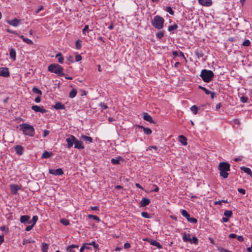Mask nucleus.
<instances>
[{"instance_id": "20e7f679", "label": "nucleus", "mask_w": 252, "mask_h": 252, "mask_svg": "<svg viewBox=\"0 0 252 252\" xmlns=\"http://www.w3.org/2000/svg\"><path fill=\"white\" fill-rule=\"evenodd\" d=\"M164 22V19L158 15L155 16L151 22L152 26L158 30H160L163 28Z\"/></svg>"}, {"instance_id": "e2e57ef3", "label": "nucleus", "mask_w": 252, "mask_h": 252, "mask_svg": "<svg viewBox=\"0 0 252 252\" xmlns=\"http://www.w3.org/2000/svg\"><path fill=\"white\" fill-rule=\"evenodd\" d=\"M49 130H44L43 131V137H45L46 136H47L49 134Z\"/></svg>"}, {"instance_id": "a211bd4d", "label": "nucleus", "mask_w": 252, "mask_h": 252, "mask_svg": "<svg viewBox=\"0 0 252 252\" xmlns=\"http://www.w3.org/2000/svg\"><path fill=\"white\" fill-rule=\"evenodd\" d=\"M198 2L204 6H209L212 3V0H198Z\"/></svg>"}, {"instance_id": "13d9d810", "label": "nucleus", "mask_w": 252, "mask_h": 252, "mask_svg": "<svg viewBox=\"0 0 252 252\" xmlns=\"http://www.w3.org/2000/svg\"><path fill=\"white\" fill-rule=\"evenodd\" d=\"M33 226H34V225H33L32 224L28 225V226L26 227L25 230L27 231H29L32 229V228H33Z\"/></svg>"}, {"instance_id": "c756f323", "label": "nucleus", "mask_w": 252, "mask_h": 252, "mask_svg": "<svg viewBox=\"0 0 252 252\" xmlns=\"http://www.w3.org/2000/svg\"><path fill=\"white\" fill-rule=\"evenodd\" d=\"M195 54L197 56L198 59L202 58L204 56V54L201 50H196L195 51Z\"/></svg>"}, {"instance_id": "4468645a", "label": "nucleus", "mask_w": 252, "mask_h": 252, "mask_svg": "<svg viewBox=\"0 0 252 252\" xmlns=\"http://www.w3.org/2000/svg\"><path fill=\"white\" fill-rule=\"evenodd\" d=\"M124 159L121 157H118L115 158H112L111 162L113 165H118L120 164L121 161H124Z\"/></svg>"}, {"instance_id": "5701e85b", "label": "nucleus", "mask_w": 252, "mask_h": 252, "mask_svg": "<svg viewBox=\"0 0 252 252\" xmlns=\"http://www.w3.org/2000/svg\"><path fill=\"white\" fill-rule=\"evenodd\" d=\"M240 169L241 170L246 173L248 175H249L252 177V172L250 168L245 166H242L240 167Z\"/></svg>"}, {"instance_id": "338daca9", "label": "nucleus", "mask_w": 252, "mask_h": 252, "mask_svg": "<svg viewBox=\"0 0 252 252\" xmlns=\"http://www.w3.org/2000/svg\"><path fill=\"white\" fill-rule=\"evenodd\" d=\"M172 54L175 57H176L179 56V52H177V51H174L172 52Z\"/></svg>"}, {"instance_id": "bb28decb", "label": "nucleus", "mask_w": 252, "mask_h": 252, "mask_svg": "<svg viewBox=\"0 0 252 252\" xmlns=\"http://www.w3.org/2000/svg\"><path fill=\"white\" fill-rule=\"evenodd\" d=\"M179 141L183 145H187V139L185 136L183 135H180L179 136Z\"/></svg>"}, {"instance_id": "ea45409f", "label": "nucleus", "mask_w": 252, "mask_h": 252, "mask_svg": "<svg viewBox=\"0 0 252 252\" xmlns=\"http://www.w3.org/2000/svg\"><path fill=\"white\" fill-rule=\"evenodd\" d=\"M141 216L145 218L150 219L151 218V216L146 212H142L141 213Z\"/></svg>"}, {"instance_id": "2eb2a0df", "label": "nucleus", "mask_w": 252, "mask_h": 252, "mask_svg": "<svg viewBox=\"0 0 252 252\" xmlns=\"http://www.w3.org/2000/svg\"><path fill=\"white\" fill-rule=\"evenodd\" d=\"M30 219V217L28 215H23L21 216L20 217V221L22 223H31V221L29 220V219Z\"/></svg>"}, {"instance_id": "1a4fd4ad", "label": "nucleus", "mask_w": 252, "mask_h": 252, "mask_svg": "<svg viewBox=\"0 0 252 252\" xmlns=\"http://www.w3.org/2000/svg\"><path fill=\"white\" fill-rule=\"evenodd\" d=\"M32 109L35 112H41V113H45L47 112V110L45 109L43 106L40 107L38 105H32Z\"/></svg>"}, {"instance_id": "393cba45", "label": "nucleus", "mask_w": 252, "mask_h": 252, "mask_svg": "<svg viewBox=\"0 0 252 252\" xmlns=\"http://www.w3.org/2000/svg\"><path fill=\"white\" fill-rule=\"evenodd\" d=\"M52 155L53 153L52 152H49L46 151H45L43 153L41 158H50Z\"/></svg>"}, {"instance_id": "7c9ffc66", "label": "nucleus", "mask_w": 252, "mask_h": 252, "mask_svg": "<svg viewBox=\"0 0 252 252\" xmlns=\"http://www.w3.org/2000/svg\"><path fill=\"white\" fill-rule=\"evenodd\" d=\"M77 94V91L75 89H73L69 94V96L70 98H74Z\"/></svg>"}, {"instance_id": "c9c22d12", "label": "nucleus", "mask_w": 252, "mask_h": 252, "mask_svg": "<svg viewBox=\"0 0 252 252\" xmlns=\"http://www.w3.org/2000/svg\"><path fill=\"white\" fill-rule=\"evenodd\" d=\"M60 222L64 225L67 226L70 224L68 220L66 219H62L60 220Z\"/></svg>"}, {"instance_id": "58836bf2", "label": "nucleus", "mask_w": 252, "mask_h": 252, "mask_svg": "<svg viewBox=\"0 0 252 252\" xmlns=\"http://www.w3.org/2000/svg\"><path fill=\"white\" fill-rule=\"evenodd\" d=\"M191 240H190L189 242H190L191 244H193L195 245H197L198 244V240L197 237H193L192 239H190Z\"/></svg>"}, {"instance_id": "37998d69", "label": "nucleus", "mask_w": 252, "mask_h": 252, "mask_svg": "<svg viewBox=\"0 0 252 252\" xmlns=\"http://www.w3.org/2000/svg\"><path fill=\"white\" fill-rule=\"evenodd\" d=\"M34 242V241L31 239H26V240H23V244L24 245H27V244L32 243Z\"/></svg>"}, {"instance_id": "2f4dec72", "label": "nucleus", "mask_w": 252, "mask_h": 252, "mask_svg": "<svg viewBox=\"0 0 252 252\" xmlns=\"http://www.w3.org/2000/svg\"><path fill=\"white\" fill-rule=\"evenodd\" d=\"M164 32H165L164 31H160V32H157L156 34L157 38H158L159 39H161V38H162L164 36Z\"/></svg>"}, {"instance_id": "de8ad7c7", "label": "nucleus", "mask_w": 252, "mask_h": 252, "mask_svg": "<svg viewBox=\"0 0 252 252\" xmlns=\"http://www.w3.org/2000/svg\"><path fill=\"white\" fill-rule=\"evenodd\" d=\"M24 42L29 45L33 44V42L32 40L27 38L24 39Z\"/></svg>"}, {"instance_id": "cd10ccee", "label": "nucleus", "mask_w": 252, "mask_h": 252, "mask_svg": "<svg viewBox=\"0 0 252 252\" xmlns=\"http://www.w3.org/2000/svg\"><path fill=\"white\" fill-rule=\"evenodd\" d=\"M56 58L58 59V62L60 63H63L64 60V58L61 53H58L56 55Z\"/></svg>"}, {"instance_id": "5fc2aeb1", "label": "nucleus", "mask_w": 252, "mask_h": 252, "mask_svg": "<svg viewBox=\"0 0 252 252\" xmlns=\"http://www.w3.org/2000/svg\"><path fill=\"white\" fill-rule=\"evenodd\" d=\"M238 191L242 194H245L246 193V190L244 189L239 188L238 189Z\"/></svg>"}, {"instance_id": "680f3d73", "label": "nucleus", "mask_w": 252, "mask_h": 252, "mask_svg": "<svg viewBox=\"0 0 252 252\" xmlns=\"http://www.w3.org/2000/svg\"><path fill=\"white\" fill-rule=\"evenodd\" d=\"M219 251L220 252H229L230 251L222 248H219Z\"/></svg>"}, {"instance_id": "a18cd8bd", "label": "nucleus", "mask_w": 252, "mask_h": 252, "mask_svg": "<svg viewBox=\"0 0 252 252\" xmlns=\"http://www.w3.org/2000/svg\"><path fill=\"white\" fill-rule=\"evenodd\" d=\"M90 245H92L94 249H97L98 248V245L96 244L95 241H92L91 243L88 244Z\"/></svg>"}, {"instance_id": "dca6fc26", "label": "nucleus", "mask_w": 252, "mask_h": 252, "mask_svg": "<svg viewBox=\"0 0 252 252\" xmlns=\"http://www.w3.org/2000/svg\"><path fill=\"white\" fill-rule=\"evenodd\" d=\"M151 202L150 199L147 198H142L140 202V207H144L148 205Z\"/></svg>"}, {"instance_id": "412c9836", "label": "nucleus", "mask_w": 252, "mask_h": 252, "mask_svg": "<svg viewBox=\"0 0 252 252\" xmlns=\"http://www.w3.org/2000/svg\"><path fill=\"white\" fill-rule=\"evenodd\" d=\"M137 126L139 128H143L144 133L146 135H150L152 132V130L149 128L144 127L143 126L140 125H137Z\"/></svg>"}, {"instance_id": "4c0bfd02", "label": "nucleus", "mask_w": 252, "mask_h": 252, "mask_svg": "<svg viewBox=\"0 0 252 252\" xmlns=\"http://www.w3.org/2000/svg\"><path fill=\"white\" fill-rule=\"evenodd\" d=\"M198 109V107L196 105H193L190 108V110L194 115L197 113Z\"/></svg>"}, {"instance_id": "09e8293b", "label": "nucleus", "mask_w": 252, "mask_h": 252, "mask_svg": "<svg viewBox=\"0 0 252 252\" xmlns=\"http://www.w3.org/2000/svg\"><path fill=\"white\" fill-rule=\"evenodd\" d=\"M99 106H100L102 110H104L108 108V106H107V105L106 104H105L104 103L101 102L99 104Z\"/></svg>"}, {"instance_id": "603ef678", "label": "nucleus", "mask_w": 252, "mask_h": 252, "mask_svg": "<svg viewBox=\"0 0 252 252\" xmlns=\"http://www.w3.org/2000/svg\"><path fill=\"white\" fill-rule=\"evenodd\" d=\"M75 46L77 49H80L81 48V44L80 43V40H77L75 42Z\"/></svg>"}, {"instance_id": "a19ab883", "label": "nucleus", "mask_w": 252, "mask_h": 252, "mask_svg": "<svg viewBox=\"0 0 252 252\" xmlns=\"http://www.w3.org/2000/svg\"><path fill=\"white\" fill-rule=\"evenodd\" d=\"M198 88H199V89L203 90L206 94H209V93H211V91H209L208 89H207L205 87H203L201 86H199Z\"/></svg>"}, {"instance_id": "7ed1b4c3", "label": "nucleus", "mask_w": 252, "mask_h": 252, "mask_svg": "<svg viewBox=\"0 0 252 252\" xmlns=\"http://www.w3.org/2000/svg\"><path fill=\"white\" fill-rule=\"evenodd\" d=\"M230 165L226 162H220L219 165V170L220 171V176L223 178H227L228 176V171L230 170Z\"/></svg>"}, {"instance_id": "a878e982", "label": "nucleus", "mask_w": 252, "mask_h": 252, "mask_svg": "<svg viewBox=\"0 0 252 252\" xmlns=\"http://www.w3.org/2000/svg\"><path fill=\"white\" fill-rule=\"evenodd\" d=\"M150 244L153 246L157 247L159 249H160L162 248V246L160 244V243H158L156 240H151L150 242Z\"/></svg>"}, {"instance_id": "72a5a7b5", "label": "nucleus", "mask_w": 252, "mask_h": 252, "mask_svg": "<svg viewBox=\"0 0 252 252\" xmlns=\"http://www.w3.org/2000/svg\"><path fill=\"white\" fill-rule=\"evenodd\" d=\"M178 28V25L177 24H174L173 25H170L168 28V31L169 32H172L176 30Z\"/></svg>"}, {"instance_id": "052dcab7", "label": "nucleus", "mask_w": 252, "mask_h": 252, "mask_svg": "<svg viewBox=\"0 0 252 252\" xmlns=\"http://www.w3.org/2000/svg\"><path fill=\"white\" fill-rule=\"evenodd\" d=\"M89 29V26L88 25H85L84 29H83L82 32L84 34H85V32L86 31H88Z\"/></svg>"}, {"instance_id": "8fccbe9b", "label": "nucleus", "mask_w": 252, "mask_h": 252, "mask_svg": "<svg viewBox=\"0 0 252 252\" xmlns=\"http://www.w3.org/2000/svg\"><path fill=\"white\" fill-rule=\"evenodd\" d=\"M248 98L247 97L243 96L240 97V100L243 103H246L248 101Z\"/></svg>"}, {"instance_id": "c85d7f7f", "label": "nucleus", "mask_w": 252, "mask_h": 252, "mask_svg": "<svg viewBox=\"0 0 252 252\" xmlns=\"http://www.w3.org/2000/svg\"><path fill=\"white\" fill-rule=\"evenodd\" d=\"M190 234H188V235H187L186 233H184L183 234V240L184 242H189L190 240V238L189 237L190 236Z\"/></svg>"}, {"instance_id": "f03ea898", "label": "nucleus", "mask_w": 252, "mask_h": 252, "mask_svg": "<svg viewBox=\"0 0 252 252\" xmlns=\"http://www.w3.org/2000/svg\"><path fill=\"white\" fill-rule=\"evenodd\" d=\"M48 71L54 73L59 76H63L64 75L63 73V68L57 63H52L48 67Z\"/></svg>"}, {"instance_id": "bf43d9fd", "label": "nucleus", "mask_w": 252, "mask_h": 252, "mask_svg": "<svg viewBox=\"0 0 252 252\" xmlns=\"http://www.w3.org/2000/svg\"><path fill=\"white\" fill-rule=\"evenodd\" d=\"M82 60V57L80 55H77L75 56V60L76 62H79Z\"/></svg>"}, {"instance_id": "f704fd0d", "label": "nucleus", "mask_w": 252, "mask_h": 252, "mask_svg": "<svg viewBox=\"0 0 252 252\" xmlns=\"http://www.w3.org/2000/svg\"><path fill=\"white\" fill-rule=\"evenodd\" d=\"M41 249L43 252H47L48 249V245L46 243H43L42 244Z\"/></svg>"}, {"instance_id": "f3484780", "label": "nucleus", "mask_w": 252, "mask_h": 252, "mask_svg": "<svg viewBox=\"0 0 252 252\" xmlns=\"http://www.w3.org/2000/svg\"><path fill=\"white\" fill-rule=\"evenodd\" d=\"M16 153L18 155H22L24 153V148L20 145H16L14 147Z\"/></svg>"}, {"instance_id": "ddd939ff", "label": "nucleus", "mask_w": 252, "mask_h": 252, "mask_svg": "<svg viewBox=\"0 0 252 252\" xmlns=\"http://www.w3.org/2000/svg\"><path fill=\"white\" fill-rule=\"evenodd\" d=\"M74 148L77 149L82 150L85 148L83 142L76 139L74 144Z\"/></svg>"}, {"instance_id": "3c124183", "label": "nucleus", "mask_w": 252, "mask_h": 252, "mask_svg": "<svg viewBox=\"0 0 252 252\" xmlns=\"http://www.w3.org/2000/svg\"><path fill=\"white\" fill-rule=\"evenodd\" d=\"M250 44H251V42H250V40L247 39V40H245L243 42L242 45L244 46H249L250 45Z\"/></svg>"}, {"instance_id": "0eeeda50", "label": "nucleus", "mask_w": 252, "mask_h": 252, "mask_svg": "<svg viewBox=\"0 0 252 252\" xmlns=\"http://www.w3.org/2000/svg\"><path fill=\"white\" fill-rule=\"evenodd\" d=\"M76 138L73 135H68V137L66 139V142L67 143V148L70 149L73 145L75 144Z\"/></svg>"}, {"instance_id": "4d7b16f0", "label": "nucleus", "mask_w": 252, "mask_h": 252, "mask_svg": "<svg viewBox=\"0 0 252 252\" xmlns=\"http://www.w3.org/2000/svg\"><path fill=\"white\" fill-rule=\"evenodd\" d=\"M152 149H154L155 150H157L158 149V147L157 146H149L147 149V151H149V150H151Z\"/></svg>"}, {"instance_id": "39448f33", "label": "nucleus", "mask_w": 252, "mask_h": 252, "mask_svg": "<svg viewBox=\"0 0 252 252\" xmlns=\"http://www.w3.org/2000/svg\"><path fill=\"white\" fill-rule=\"evenodd\" d=\"M200 76L204 82L208 83L213 79L214 74L211 70L204 69L202 70Z\"/></svg>"}, {"instance_id": "6ab92c4d", "label": "nucleus", "mask_w": 252, "mask_h": 252, "mask_svg": "<svg viewBox=\"0 0 252 252\" xmlns=\"http://www.w3.org/2000/svg\"><path fill=\"white\" fill-rule=\"evenodd\" d=\"M143 119L145 121H146L150 123H155L154 121L153 120L152 117L150 115H149L147 113H143Z\"/></svg>"}, {"instance_id": "864d4df0", "label": "nucleus", "mask_w": 252, "mask_h": 252, "mask_svg": "<svg viewBox=\"0 0 252 252\" xmlns=\"http://www.w3.org/2000/svg\"><path fill=\"white\" fill-rule=\"evenodd\" d=\"M5 31H6V32H7L8 33H13L14 34H16V35L19 36L18 34L15 31L11 30H10L9 29H6Z\"/></svg>"}, {"instance_id": "423d86ee", "label": "nucleus", "mask_w": 252, "mask_h": 252, "mask_svg": "<svg viewBox=\"0 0 252 252\" xmlns=\"http://www.w3.org/2000/svg\"><path fill=\"white\" fill-rule=\"evenodd\" d=\"M181 214L182 216L185 217L188 220V221H189V222L192 223L197 222V220L195 218L190 217L189 214L188 213V212L186 210H182Z\"/></svg>"}, {"instance_id": "c03bdc74", "label": "nucleus", "mask_w": 252, "mask_h": 252, "mask_svg": "<svg viewBox=\"0 0 252 252\" xmlns=\"http://www.w3.org/2000/svg\"><path fill=\"white\" fill-rule=\"evenodd\" d=\"M38 220V217L37 216H33L32 218V220H31V222H32V225H34L35 223H36L37 221Z\"/></svg>"}, {"instance_id": "69168bd1", "label": "nucleus", "mask_w": 252, "mask_h": 252, "mask_svg": "<svg viewBox=\"0 0 252 252\" xmlns=\"http://www.w3.org/2000/svg\"><path fill=\"white\" fill-rule=\"evenodd\" d=\"M91 209L93 211H99V207L98 206H92Z\"/></svg>"}, {"instance_id": "b1692460", "label": "nucleus", "mask_w": 252, "mask_h": 252, "mask_svg": "<svg viewBox=\"0 0 252 252\" xmlns=\"http://www.w3.org/2000/svg\"><path fill=\"white\" fill-rule=\"evenodd\" d=\"M81 138L82 140L88 143H92L93 142V138L90 136L85 135H82Z\"/></svg>"}, {"instance_id": "9b49d317", "label": "nucleus", "mask_w": 252, "mask_h": 252, "mask_svg": "<svg viewBox=\"0 0 252 252\" xmlns=\"http://www.w3.org/2000/svg\"><path fill=\"white\" fill-rule=\"evenodd\" d=\"M9 75L10 73L7 68L1 67L0 68V76L7 77H9Z\"/></svg>"}, {"instance_id": "774afa93", "label": "nucleus", "mask_w": 252, "mask_h": 252, "mask_svg": "<svg viewBox=\"0 0 252 252\" xmlns=\"http://www.w3.org/2000/svg\"><path fill=\"white\" fill-rule=\"evenodd\" d=\"M66 251L68 252H74V251L73 250H72V249L70 248V246H68L66 248Z\"/></svg>"}, {"instance_id": "79ce46f5", "label": "nucleus", "mask_w": 252, "mask_h": 252, "mask_svg": "<svg viewBox=\"0 0 252 252\" xmlns=\"http://www.w3.org/2000/svg\"><path fill=\"white\" fill-rule=\"evenodd\" d=\"M223 215L227 217H230L232 215V212L231 211L226 210L224 211Z\"/></svg>"}, {"instance_id": "6e6d98bb", "label": "nucleus", "mask_w": 252, "mask_h": 252, "mask_svg": "<svg viewBox=\"0 0 252 252\" xmlns=\"http://www.w3.org/2000/svg\"><path fill=\"white\" fill-rule=\"evenodd\" d=\"M0 230L2 231H8V228L7 227L5 226H1L0 227Z\"/></svg>"}, {"instance_id": "e433bc0d", "label": "nucleus", "mask_w": 252, "mask_h": 252, "mask_svg": "<svg viewBox=\"0 0 252 252\" xmlns=\"http://www.w3.org/2000/svg\"><path fill=\"white\" fill-rule=\"evenodd\" d=\"M88 217L89 218L93 219L94 220H95L97 221L98 222L100 221V220L98 216H97L94 215H89L88 216Z\"/></svg>"}, {"instance_id": "473e14b6", "label": "nucleus", "mask_w": 252, "mask_h": 252, "mask_svg": "<svg viewBox=\"0 0 252 252\" xmlns=\"http://www.w3.org/2000/svg\"><path fill=\"white\" fill-rule=\"evenodd\" d=\"M32 91L34 93L38 94L40 95L42 94V91L38 89L36 87H33L32 88Z\"/></svg>"}, {"instance_id": "9d476101", "label": "nucleus", "mask_w": 252, "mask_h": 252, "mask_svg": "<svg viewBox=\"0 0 252 252\" xmlns=\"http://www.w3.org/2000/svg\"><path fill=\"white\" fill-rule=\"evenodd\" d=\"M10 189L11 193L16 195L18 194V191L21 189V187L17 185H11Z\"/></svg>"}, {"instance_id": "aec40b11", "label": "nucleus", "mask_w": 252, "mask_h": 252, "mask_svg": "<svg viewBox=\"0 0 252 252\" xmlns=\"http://www.w3.org/2000/svg\"><path fill=\"white\" fill-rule=\"evenodd\" d=\"M53 108L56 110H64L65 109L64 105L60 102H56L53 106Z\"/></svg>"}, {"instance_id": "6e6552de", "label": "nucleus", "mask_w": 252, "mask_h": 252, "mask_svg": "<svg viewBox=\"0 0 252 252\" xmlns=\"http://www.w3.org/2000/svg\"><path fill=\"white\" fill-rule=\"evenodd\" d=\"M49 173L55 176H60L63 174V172L61 168H58L57 169H49Z\"/></svg>"}, {"instance_id": "f257e3e1", "label": "nucleus", "mask_w": 252, "mask_h": 252, "mask_svg": "<svg viewBox=\"0 0 252 252\" xmlns=\"http://www.w3.org/2000/svg\"><path fill=\"white\" fill-rule=\"evenodd\" d=\"M20 129L22 130L25 135L32 137L35 134L33 127L26 123H23L19 125Z\"/></svg>"}, {"instance_id": "4be33fe9", "label": "nucleus", "mask_w": 252, "mask_h": 252, "mask_svg": "<svg viewBox=\"0 0 252 252\" xmlns=\"http://www.w3.org/2000/svg\"><path fill=\"white\" fill-rule=\"evenodd\" d=\"M16 52L15 50L13 48H11L9 52V56L10 58L13 61H15L16 59Z\"/></svg>"}, {"instance_id": "49530a36", "label": "nucleus", "mask_w": 252, "mask_h": 252, "mask_svg": "<svg viewBox=\"0 0 252 252\" xmlns=\"http://www.w3.org/2000/svg\"><path fill=\"white\" fill-rule=\"evenodd\" d=\"M166 12H168L171 15L174 14V11L172 10V8L170 6L166 7Z\"/></svg>"}, {"instance_id": "f8f14e48", "label": "nucleus", "mask_w": 252, "mask_h": 252, "mask_svg": "<svg viewBox=\"0 0 252 252\" xmlns=\"http://www.w3.org/2000/svg\"><path fill=\"white\" fill-rule=\"evenodd\" d=\"M6 22L10 25L14 27H17L21 23V20L17 18H15L12 20H7Z\"/></svg>"}, {"instance_id": "0e129e2a", "label": "nucleus", "mask_w": 252, "mask_h": 252, "mask_svg": "<svg viewBox=\"0 0 252 252\" xmlns=\"http://www.w3.org/2000/svg\"><path fill=\"white\" fill-rule=\"evenodd\" d=\"M130 247V244L128 243H126L124 245V249H128Z\"/></svg>"}]
</instances>
